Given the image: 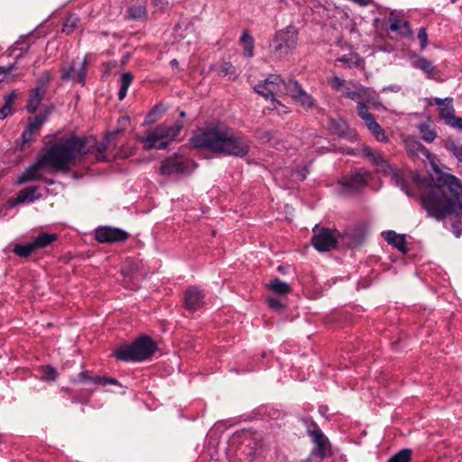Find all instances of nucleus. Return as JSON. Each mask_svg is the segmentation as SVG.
<instances>
[{
  "instance_id": "473e14b6",
  "label": "nucleus",
  "mask_w": 462,
  "mask_h": 462,
  "mask_svg": "<svg viewBox=\"0 0 462 462\" xmlns=\"http://www.w3.org/2000/svg\"><path fill=\"white\" fill-rule=\"evenodd\" d=\"M301 423L306 429L307 435L311 439L316 434L322 432L318 423L310 416H303L300 418Z\"/></svg>"
},
{
  "instance_id": "cd10ccee",
  "label": "nucleus",
  "mask_w": 462,
  "mask_h": 462,
  "mask_svg": "<svg viewBox=\"0 0 462 462\" xmlns=\"http://www.w3.org/2000/svg\"><path fill=\"white\" fill-rule=\"evenodd\" d=\"M126 14L128 19L134 21L145 20L148 15L147 8L145 4L134 5L128 6L126 9Z\"/></svg>"
},
{
  "instance_id": "393cba45",
  "label": "nucleus",
  "mask_w": 462,
  "mask_h": 462,
  "mask_svg": "<svg viewBox=\"0 0 462 462\" xmlns=\"http://www.w3.org/2000/svg\"><path fill=\"white\" fill-rule=\"evenodd\" d=\"M42 198V194L38 192L37 186L26 187L21 189L15 199L17 204L25 202H34Z\"/></svg>"
},
{
  "instance_id": "4be33fe9",
  "label": "nucleus",
  "mask_w": 462,
  "mask_h": 462,
  "mask_svg": "<svg viewBox=\"0 0 462 462\" xmlns=\"http://www.w3.org/2000/svg\"><path fill=\"white\" fill-rule=\"evenodd\" d=\"M362 154L368 158L373 164L382 168L383 171H392L391 165L384 159L383 154L379 152L374 151L369 146H364L361 149Z\"/></svg>"
},
{
  "instance_id": "864d4df0",
  "label": "nucleus",
  "mask_w": 462,
  "mask_h": 462,
  "mask_svg": "<svg viewBox=\"0 0 462 462\" xmlns=\"http://www.w3.org/2000/svg\"><path fill=\"white\" fill-rule=\"evenodd\" d=\"M98 382V385L105 386L106 384L120 385L119 382L113 377L101 376V378L96 379Z\"/></svg>"
},
{
  "instance_id": "603ef678",
  "label": "nucleus",
  "mask_w": 462,
  "mask_h": 462,
  "mask_svg": "<svg viewBox=\"0 0 462 462\" xmlns=\"http://www.w3.org/2000/svg\"><path fill=\"white\" fill-rule=\"evenodd\" d=\"M27 36H21L20 39L15 42L17 49L21 50L22 52L26 53L29 50L30 44L27 42Z\"/></svg>"
},
{
  "instance_id": "39448f33",
  "label": "nucleus",
  "mask_w": 462,
  "mask_h": 462,
  "mask_svg": "<svg viewBox=\"0 0 462 462\" xmlns=\"http://www.w3.org/2000/svg\"><path fill=\"white\" fill-rule=\"evenodd\" d=\"M156 342L147 335L138 337L131 344H125L116 348L112 356L122 362H142L152 357L157 351Z\"/></svg>"
},
{
  "instance_id": "2f4dec72",
  "label": "nucleus",
  "mask_w": 462,
  "mask_h": 462,
  "mask_svg": "<svg viewBox=\"0 0 462 462\" xmlns=\"http://www.w3.org/2000/svg\"><path fill=\"white\" fill-rule=\"evenodd\" d=\"M390 171L392 172V181H393V183L399 187L406 195L411 196L408 181L404 175L400 171H394L393 168Z\"/></svg>"
},
{
  "instance_id": "5701e85b",
  "label": "nucleus",
  "mask_w": 462,
  "mask_h": 462,
  "mask_svg": "<svg viewBox=\"0 0 462 462\" xmlns=\"http://www.w3.org/2000/svg\"><path fill=\"white\" fill-rule=\"evenodd\" d=\"M405 149L409 157L414 159L420 154L426 157L430 156V151L416 138L408 137L405 141Z\"/></svg>"
},
{
  "instance_id": "9d476101",
  "label": "nucleus",
  "mask_w": 462,
  "mask_h": 462,
  "mask_svg": "<svg viewBox=\"0 0 462 462\" xmlns=\"http://www.w3.org/2000/svg\"><path fill=\"white\" fill-rule=\"evenodd\" d=\"M313 233L311 244L317 251L328 252L339 247L337 229L319 227V225H316Z\"/></svg>"
},
{
  "instance_id": "6e6d98bb",
  "label": "nucleus",
  "mask_w": 462,
  "mask_h": 462,
  "mask_svg": "<svg viewBox=\"0 0 462 462\" xmlns=\"http://www.w3.org/2000/svg\"><path fill=\"white\" fill-rule=\"evenodd\" d=\"M452 233L456 237H460L462 235V222L460 220L453 221L451 224Z\"/></svg>"
},
{
  "instance_id": "37998d69",
  "label": "nucleus",
  "mask_w": 462,
  "mask_h": 462,
  "mask_svg": "<svg viewBox=\"0 0 462 462\" xmlns=\"http://www.w3.org/2000/svg\"><path fill=\"white\" fill-rule=\"evenodd\" d=\"M370 132L372 133V134L374 136V138L378 142H381V143L388 142V137L385 134L384 130L379 124L377 125H375V127H374L372 130H370Z\"/></svg>"
},
{
  "instance_id": "8fccbe9b",
  "label": "nucleus",
  "mask_w": 462,
  "mask_h": 462,
  "mask_svg": "<svg viewBox=\"0 0 462 462\" xmlns=\"http://www.w3.org/2000/svg\"><path fill=\"white\" fill-rule=\"evenodd\" d=\"M267 304L271 309L274 310H282L285 308V305L282 303V301L276 297L267 299Z\"/></svg>"
},
{
  "instance_id": "4468645a",
  "label": "nucleus",
  "mask_w": 462,
  "mask_h": 462,
  "mask_svg": "<svg viewBox=\"0 0 462 462\" xmlns=\"http://www.w3.org/2000/svg\"><path fill=\"white\" fill-rule=\"evenodd\" d=\"M95 239L100 244L124 243L129 239L130 234L119 227L101 226L95 229Z\"/></svg>"
},
{
  "instance_id": "a18cd8bd",
  "label": "nucleus",
  "mask_w": 462,
  "mask_h": 462,
  "mask_svg": "<svg viewBox=\"0 0 462 462\" xmlns=\"http://www.w3.org/2000/svg\"><path fill=\"white\" fill-rule=\"evenodd\" d=\"M448 149L453 153V155L462 162V145L455 142L448 143Z\"/></svg>"
},
{
  "instance_id": "aec40b11",
  "label": "nucleus",
  "mask_w": 462,
  "mask_h": 462,
  "mask_svg": "<svg viewBox=\"0 0 462 462\" xmlns=\"http://www.w3.org/2000/svg\"><path fill=\"white\" fill-rule=\"evenodd\" d=\"M88 71L87 60H83L80 63L79 69H76V64L72 61L67 68L61 69L60 79L63 81L75 80L84 86L86 84Z\"/></svg>"
},
{
  "instance_id": "f704fd0d",
  "label": "nucleus",
  "mask_w": 462,
  "mask_h": 462,
  "mask_svg": "<svg viewBox=\"0 0 462 462\" xmlns=\"http://www.w3.org/2000/svg\"><path fill=\"white\" fill-rule=\"evenodd\" d=\"M439 117L445 121L447 125L453 126L455 121L458 118L455 116V109L451 104L439 107Z\"/></svg>"
},
{
  "instance_id": "c756f323",
  "label": "nucleus",
  "mask_w": 462,
  "mask_h": 462,
  "mask_svg": "<svg viewBox=\"0 0 462 462\" xmlns=\"http://www.w3.org/2000/svg\"><path fill=\"white\" fill-rule=\"evenodd\" d=\"M133 80H134V76L131 72L125 71L121 74V77L119 79L120 88L118 91V99L120 101L124 100L125 97H126L128 88L131 86Z\"/></svg>"
},
{
  "instance_id": "5fc2aeb1",
  "label": "nucleus",
  "mask_w": 462,
  "mask_h": 462,
  "mask_svg": "<svg viewBox=\"0 0 462 462\" xmlns=\"http://www.w3.org/2000/svg\"><path fill=\"white\" fill-rule=\"evenodd\" d=\"M15 99H16V93H15V91H12L4 97V105L5 106V107H10L12 109V106H13Z\"/></svg>"
},
{
  "instance_id": "f257e3e1",
  "label": "nucleus",
  "mask_w": 462,
  "mask_h": 462,
  "mask_svg": "<svg viewBox=\"0 0 462 462\" xmlns=\"http://www.w3.org/2000/svg\"><path fill=\"white\" fill-rule=\"evenodd\" d=\"M428 217L438 221L447 216L462 217V181L456 176L439 171L433 186L420 196Z\"/></svg>"
},
{
  "instance_id": "ea45409f",
  "label": "nucleus",
  "mask_w": 462,
  "mask_h": 462,
  "mask_svg": "<svg viewBox=\"0 0 462 462\" xmlns=\"http://www.w3.org/2000/svg\"><path fill=\"white\" fill-rule=\"evenodd\" d=\"M79 18L75 14H70L63 23L62 32L66 34H70L77 27Z\"/></svg>"
},
{
  "instance_id": "338daca9",
  "label": "nucleus",
  "mask_w": 462,
  "mask_h": 462,
  "mask_svg": "<svg viewBox=\"0 0 462 462\" xmlns=\"http://www.w3.org/2000/svg\"><path fill=\"white\" fill-rule=\"evenodd\" d=\"M453 126L462 130V118H457L453 124Z\"/></svg>"
},
{
  "instance_id": "6e6552de",
  "label": "nucleus",
  "mask_w": 462,
  "mask_h": 462,
  "mask_svg": "<svg viewBox=\"0 0 462 462\" xmlns=\"http://www.w3.org/2000/svg\"><path fill=\"white\" fill-rule=\"evenodd\" d=\"M289 85L290 79L286 81L279 74H269L254 87V90L268 100L276 95L288 96Z\"/></svg>"
},
{
  "instance_id": "0e129e2a",
  "label": "nucleus",
  "mask_w": 462,
  "mask_h": 462,
  "mask_svg": "<svg viewBox=\"0 0 462 462\" xmlns=\"http://www.w3.org/2000/svg\"><path fill=\"white\" fill-rule=\"evenodd\" d=\"M352 1L359 4L362 6H366L369 4H371V2H372V0H352Z\"/></svg>"
},
{
  "instance_id": "ddd939ff",
  "label": "nucleus",
  "mask_w": 462,
  "mask_h": 462,
  "mask_svg": "<svg viewBox=\"0 0 462 462\" xmlns=\"http://www.w3.org/2000/svg\"><path fill=\"white\" fill-rule=\"evenodd\" d=\"M190 171L191 162L177 153L164 159L160 166L162 175L189 174Z\"/></svg>"
},
{
  "instance_id": "de8ad7c7",
  "label": "nucleus",
  "mask_w": 462,
  "mask_h": 462,
  "mask_svg": "<svg viewBox=\"0 0 462 462\" xmlns=\"http://www.w3.org/2000/svg\"><path fill=\"white\" fill-rule=\"evenodd\" d=\"M418 40L420 41V50H424L428 45V33L424 27H420L418 32Z\"/></svg>"
},
{
  "instance_id": "e433bc0d",
  "label": "nucleus",
  "mask_w": 462,
  "mask_h": 462,
  "mask_svg": "<svg viewBox=\"0 0 462 462\" xmlns=\"http://www.w3.org/2000/svg\"><path fill=\"white\" fill-rule=\"evenodd\" d=\"M48 112L40 114L32 118H29L26 128L37 134L43 123L47 120Z\"/></svg>"
},
{
  "instance_id": "2eb2a0df",
  "label": "nucleus",
  "mask_w": 462,
  "mask_h": 462,
  "mask_svg": "<svg viewBox=\"0 0 462 462\" xmlns=\"http://www.w3.org/2000/svg\"><path fill=\"white\" fill-rule=\"evenodd\" d=\"M310 439L314 443V447L310 450V457L301 462H309L311 457H318L322 461L324 458L333 455L330 440L323 431L316 434Z\"/></svg>"
},
{
  "instance_id": "412c9836",
  "label": "nucleus",
  "mask_w": 462,
  "mask_h": 462,
  "mask_svg": "<svg viewBox=\"0 0 462 462\" xmlns=\"http://www.w3.org/2000/svg\"><path fill=\"white\" fill-rule=\"evenodd\" d=\"M382 235L389 245L395 247L402 254H407L409 248L407 246L405 235L397 234L393 230L384 231Z\"/></svg>"
},
{
  "instance_id": "423d86ee",
  "label": "nucleus",
  "mask_w": 462,
  "mask_h": 462,
  "mask_svg": "<svg viewBox=\"0 0 462 462\" xmlns=\"http://www.w3.org/2000/svg\"><path fill=\"white\" fill-rule=\"evenodd\" d=\"M182 128L181 121H176L171 125L160 124L152 130L147 131L146 136H140L139 140L143 143L144 150L165 149L180 134Z\"/></svg>"
},
{
  "instance_id": "a19ab883",
  "label": "nucleus",
  "mask_w": 462,
  "mask_h": 462,
  "mask_svg": "<svg viewBox=\"0 0 462 462\" xmlns=\"http://www.w3.org/2000/svg\"><path fill=\"white\" fill-rule=\"evenodd\" d=\"M97 378H101V376L100 375L92 376L90 374V371L85 370V371L80 372L78 374V379L76 381L79 383H92L94 384H98V382L96 381V379H97Z\"/></svg>"
},
{
  "instance_id": "13d9d810",
  "label": "nucleus",
  "mask_w": 462,
  "mask_h": 462,
  "mask_svg": "<svg viewBox=\"0 0 462 462\" xmlns=\"http://www.w3.org/2000/svg\"><path fill=\"white\" fill-rule=\"evenodd\" d=\"M17 69L16 63H12V64H10L7 67L0 66V75L1 74H8V73H10L11 71H13L14 69Z\"/></svg>"
},
{
  "instance_id": "774afa93",
  "label": "nucleus",
  "mask_w": 462,
  "mask_h": 462,
  "mask_svg": "<svg viewBox=\"0 0 462 462\" xmlns=\"http://www.w3.org/2000/svg\"><path fill=\"white\" fill-rule=\"evenodd\" d=\"M288 267L287 266H284V265H279L277 270L279 273H282V274H285L286 273V269Z\"/></svg>"
},
{
  "instance_id": "7c9ffc66",
  "label": "nucleus",
  "mask_w": 462,
  "mask_h": 462,
  "mask_svg": "<svg viewBox=\"0 0 462 462\" xmlns=\"http://www.w3.org/2000/svg\"><path fill=\"white\" fill-rule=\"evenodd\" d=\"M240 41L245 47L244 55L247 58H252L254 56V40L248 30L243 32Z\"/></svg>"
},
{
  "instance_id": "49530a36",
  "label": "nucleus",
  "mask_w": 462,
  "mask_h": 462,
  "mask_svg": "<svg viewBox=\"0 0 462 462\" xmlns=\"http://www.w3.org/2000/svg\"><path fill=\"white\" fill-rule=\"evenodd\" d=\"M331 88L336 91H340L346 85V80L340 77L335 76L328 80Z\"/></svg>"
},
{
  "instance_id": "052dcab7",
  "label": "nucleus",
  "mask_w": 462,
  "mask_h": 462,
  "mask_svg": "<svg viewBox=\"0 0 462 462\" xmlns=\"http://www.w3.org/2000/svg\"><path fill=\"white\" fill-rule=\"evenodd\" d=\"M318 411H319V413L322 417H324V418H326L327 420H328V407L327 405H320V406L319 407V410H318Z\"/></svg>"
},
{
  "instance_id": "09e8293b",
  "label": "nucleus",
  "mask_w": 462,
  "mask_h": 462,
  "mask_svg": "<svg viewBox=\"0 0 462 462\" xmlns=\"http://www.w3.org/2000/svg\"><path fill=\"white\" fill-rule=\"evenodd\" d=\"M271 102L273 106L272 109L276 110L278 114H288L290 112L288 106L282 104V102L277 100L275 97L271 98Z\"/></svg>"
},
{
  "instance_id": "0eeeda50",
  "label": "nucleus",
  "mask_w": 462,
  "mask_h": 462,
  "mask_svg": "<svg viewBox=\"0 0 462 462\" xmlns=\"http://www.w3.org/2000/svg\"><path fill=\"white\" fill-rule=\"evenodd\" d=\"M299 40V31L296 26L290 24L277 31L270 43L272 51L279 56H286L296 48Z\"/></svg>"
},
{
  "instance_id": "7ed1b4c3",
  "label": "nucleus",
  "mask_w": 462,
  "mask_h": 462,
  "mask_svg": "<svg viewBox=\"0 0 462 462\" xmlns=\"http://www.w3.org/2000/svg\"><path fill=\"white\" fill-rule=\"evenodd\" d=\"M123 131L117 129L116 131L107 133L101 142H97V138L89 136H78L71 134L70 136L61 139L60 144L61 147L68 149L69 159L68 166L75 163L77 156H85L88 154H95L96 160L98 162H106L107 155L106 150L109 147V143L116 139L118 134Z\"/></svg>"
},
{
  "instance_id": "6ab92c4d",
  "label": "nucleus",
  "mask_w": 462,
  "mask_h": 462,
  "mask_svg": "<svg viewBox=\"0 0 462 462\" xmlns=\"http://www.w3.org/2000/svg\"><path fill=\"white\" fill-rule=\"evenodd\" d=\"M411 65L413 69H419L425 74L428 79H434L439 74V69L433 62L424 56H420L416 52L410 54Z\"/></svg>"
},
{
  "instance_id": "dca6fc26",
  "label": "nucleus",
  "mask_w": 462,
  "mask_h": 462,
  "mask_svg": "<svg viewBox=\"0 0 462 462\" xmlns=\"http://www.w3.org/2000/svg\"><path fill=\"white\" fill-rule=\"evenodd\" d=\"M288 96L306 111L317 106L316 99L303 89L299 81L292 79H290Z\"/></svg>"
},
{
  "instance_id": "f03ea898",
  "label": "nucleus",
  "mask_w": 462,
  "mask_h": 462,
  "mask_svg": "<svg viewBox=\"0 0 462 462\" xmlns=\"http://www.w3.org/2000/svg\"><path fill=\"white\" fill-rule=\"evenodd\" d=\"M190 144L196 149L235 157L245 156L250 149L246 138L236 135L231 128L219 123L199 128L192 134Z\"/></svg>"
},
{
  "instance_id": "9b49d317",
  "label": "nucleus",
  "mask_w": 462,
  "mask_h": 462,
  "mask_svg": "<svg viewBox=\"0 0 462 462\" xmlns=\"http://www.w3.org/2000/svg\"><path fill=\"white\" fill-rule=\"evenodd\" d=\"M57 240V234L41 232L29 242L15 245L13 252L20 257H28L38 250L46 248Z\"/></svg>"
},
{
  "instance_id": "bb28decb",
  "label": "nucleus",
  "mask_w": 462,
  "mask_h": 462,
  "mask_svg": "<svg viewBox=\"0 0 462 462\" xmlns=\"http://www.w3.org/2000/svg\"><path fill=\"white\" fill-rule=\"evenodd\" d=\"M266 287L268 290L278 295H288L291 292V287L289 283L280 280L279 278H274L271 280Z\"/></svg>"
},
{
  "instance_id": "58836bf2",
  "label": "nucleus",
  "mask_w": 462,
  "mask_h": 462,
  "mask_svg": "<svg viewBox=\"0 0 462 462\" xmlns=\"http://www.w3.org/2000/svg\"><path fill=\"white\" fill-rule=\"evenodd\" d=\"M41 370L42 379L44 381L54 382L58 378L57 370L50 365L42 366Z\"/></svg>"
},
{
  "instance_id": "f8f14e48",
  "label": "nucleus",
  "mask_w": 462,
  "mask_h": 462,
  "mask_svg": "<svg viewBox=\"0 0 462 462\" xmlns=\"http://www.w3.org/2000/svg\"><path fill=\"white\" fill-rule=\"evenodd\" d=\"M371 176V172L366 169L358 168L350 174L342 177L338 183L346 191L356 193L367 186Z\"/></svg>"
},
{
  "instance_id": "bf43d9fd",
  "label": "nucleus",
  "mask_w": 462,
  "mask_h": 462,
  "mask_svg": "<svg viewBox=\"0 0 462 462\" xmlns=\"http://www.w3.org/2000/svg\"><path fill=\"white\" fill-rule=\"evenodd\" d=\"M11 114L12 109L10 107H5V105L0 108V119H5Z\"/></svg>"
},
{
  "instance_id": "b1692460",
  "label": "nucleus",
  "mask_w": 462,
  "mask_h": 462,
  "mask_svg": "<svg viewBox=\"0 0 462 462\" xmlns=\"http://www.w3.org/2000/svg\"><path fill=\"white\" fill-rule=\"evenodd\" d=\"M388 22L390 23L389 29L391 32H397L402 37H407L411 34L410 23L406 20H402L393 14L389 16Z\"/></svg>"
},
{
  "instance_id": "20e7f679",
  "label": "nucleus",
  "mask_w": 462,
  "mask_h": 462,
  "mask_svg": "<svg viewBox=\"0 0 462 462\" xmlns=\"http://www.w3.org/2000/svg\"><path fill=\"white\" fill-rule=\"evenodd\" d=\"M68 149L61 147L60 142L53 143L40 154L36 162L31 164L19 177L17 184L28 183L39 179V171L50 167L57 171H67L69 159Z\"/></svg>"
},
{
  "instance_id": "c85d7f7f",
  "label": "nucleus",
  "mask_w": 462,
  "mask_h": 462,
  "mask_svg": "<svg viewBox=\"0 0 462 462\" xmlns=\"http://www.w3.org/2000/svg\"><path fill=\"white\" fill-rule=\"evenodd\" d=\"M356 108L358 116L365 121V124L369 131L378 125L374 119V116L369 112V108L365 104L360 102L358 103Z\"/></svg>"
},
{
  "instance_id": "69168bd1",
  "label": "nucleus",
  "mask_w": 462,
  "mask_h": 462,
  "mask_svg": "<svg viewBox=\"0 0 462 462\" xmlns=\"http://www.w3.org/2000/svg\"><path fill=\"white\" fill-rule=\"evenodd\" d=\"M41 180L47 185H53L55 183L54 180L46 177H42Z\"/></svg>"
},
{
  "instance_id": "a211bd4d",
  "label": "nucleus",
  "mask_w": 462,
  "mask_h": 462,
  "mask_svg": "<svg viewBox=\"0 0 462 462\" xmlns=\"http://www.w3.org/2000/svg\"><path fill=\"white\" fill-rule=\"evenodd\" d=\"M365 236V230L359 226L345 230L344 232L338 231V245L343 249L359 246L363 244Z\"/></svg>"
},
{
  "instance_id": "4d7b16f0",
  "label": "nucleus",
  "mask_w": 462,
  "mask_h": 462,
  "mask_svg": "<svg viewBox=\"0 0 462 462\" xmlns=\"http://www.w3.org/2000/svg\"><path fill=\"white\" fill-rule=\"evenodd\" d=\"M344 97L351 100H356L360 97V93L356 90H352L350 88H346L344 90Z\"/></svg>"
},
{
  "instance_id": "c9c22d12",
  "label": "nucleus",
  "mask_w": 462,
  "mask_h": 462,
  "mask_svg": "<svg viewBox=\"0 0 462 462\" xmlns=\"http://www.w3.org/2000/svg\"><path fill=\"white\" fill-rule=\"evenodd\" d=\"M166 108L162 104H157L152 107V109L147 113L144 118V122L146 124H152L156 122L165 112Z\"/></svg>"
},
{
  "instance_id": "e2e57ef3",
  "label": "nucleus",
  "mask_w": 462,
  "mask_h": 462,
  "mask_svg": "<svg viewBox=\"0 0 462 462\" xmlns=\"http://www.w3.org/2000/svg\"><path fill=\"white\" fill-rule=\"evenodd\" d=\"M154 6L164 7L168 5L167 0H152Z\"/></svg>"
},
{
  "instance_id": "680f3d73",
  "label": "nucleus",
  "mask_w": 462,
  "mask_h": 462,
  "mask_svg": "<svg viewBox=\"0 0 462 462\" xmlns=\"http://www.w3.org/2000/svg\"><path fill=\"white\" fill-rule=\"evenodd\" d=\"M453 101V98L452 97H446L444 99H441L439 97H435L434 98V102L436 105L438 106H442L445 102H448V104H451Z\"/></svg>"
},
{
  "instance_id": "3c124183",
  "label": "nucleus",
  "mask_w": 462,
  "mask_h": 462,
  "mask_svg": "<svg viewBox=\"0 0 462 462\" xmlns=\"http://www.w3.org/2000/svg\"><path fill=\"white\" fill-rule=\"evenodd\" d=\"M35 133L31 131L30 129L26 128L23 130V134H22V141H23V143L25 144V143H30L34 141L35 139Z\"/></svg>"
},
{
  "instance_id": "c03bdc74",
  "label": "nucleus",
  "mask_w": 462,
  "mask_h": 462,
  "mask_svg": "<svg viewBox=\"0 0 462 462\" xmlns=\"http://www.w3.org/2000/svg\"><path fill=\"white\" fill-rule=\"evenodd\" d=\"M236 68L231 62H224L219 68L218 74L222 77L236 74Z\"/></svg>"
},
{
  "instance_id": "f3484780",
  "label": "nucleus",
  "mask_w": 462,
  "mask_h": 462,
  "mask_svg": "<svg viewBox=\"0 0 462 462\" xmlns=\"http://www.w3.org/2000/svg\"><path fill=\"white\" fill-rule=\"evenodd\" d=\"M206 292L197 285L189 286L184 292V308L189 312H195L205 305Z\"/></svg>"
},
{
  "instance_id": "1a4fd4ad",
  "label": "nucleus",
  "mask_w": 462,
  "mask_h": 462,
  "mask_svg": "<svg viewBox=\"0 0 462 462\" xmlns=\"http://www.w3.org/2000/svg\"><path fill=\"white\" fill-rule=\"evenodd\" d=\"M51 80V76L48 70L43 71L42 75L36 79L35 87L32 88L28 93V98L25 106V110L27 113L34 114L38 110L42 99L47 93Z\"/></svg>"
},
{
  "instance_id": "79ce46f5",
  "label": "nucleus",
  "mask_w": 462,
  "mask_h": 462,
  "mask_svg": "<svg viewBox=\"0 0 462 462\" xmlns=\"http://www.w3.org/2000/svg\"><path fill=\"white\" fill-rule=\"evenodd\" d=\"M420 132L421 134L422 139L428 143L433 142V140L436 138L435 132L432 131L427 125H421L420 126Z\"/></svg>"
},
{
  "instance_id": "72a5a7b5",
  "label": "nucleus",
  "mask_w": 462,
  "mask_h": 462,
  "mask_svg": "<svg viewBox=\"0 0 462 462\" xmlns=\"http://www.w3.org/2000/svg\"><path fill=\"white\" fill-rule=\"evenodd\" d=\"M337 62H341L346 65L348 68L356 67L358 68L363 62V59L356 52H351L347 55H343L336 60Z\"/></svg>"
},
{
  "instance_id": "4c0bfd02",
  "label": "nucleus",
  "mask_w": 462,
  "mask_h": 462,
  "mask_svg": "<svg viewBox=\"0 0 462 462\" xmlns=\"http://www.w3.org/2000/svg\"><path fill=\"white\" fill-rule=\"evenodd\" d=\"M412 450L411 448H402L393 455L387 462H411Z\"/></svg>"
},
{
  "instance_id": "a878e982",
  "label": "nucleus",
  "mask_w": 462,
  "mask_h": 462,
  "mask_svg": "<svg viewBox=\"0 0 462 462\" xmlns=\"http://www.w3.org/2000/svg\"><path fill=\"white\" fill-rule=\"evenodd\" d=\"M328 129L332 135L337 137H345L348 131V124L342 118H332L328 119Z\"/></svg>"
}]
</instances>
